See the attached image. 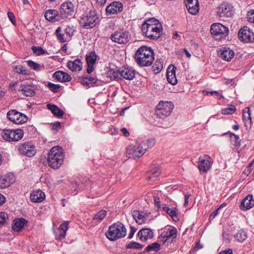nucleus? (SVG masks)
Here are the masks:
<instances>
[{"mask_svg": "<svg viewBox=\"0 0 254 254\" xmlns=\"http://www.w3.org/2000/svg\"><path fill=\"white\" fill-rule=\"evenodd\" d=\"M141 29L143 34L147 37L156 39L160 37L162 27L158 20L151 18L147 20L142 24Z\"/></svg>", "mask_w": 254, "mask_h": 254, "instance_id": "nucleus-1", "label": "nucleus"}, {"mask_svg": "<svg viewBox=\"0 0 254 254\" xmlns=\"http://www.w3.org/2000/svg\"><path fill=\"white\" fill-rule=\"evenodd\" d=\"M135 60L138 64L141 66L151 65L154 61L153 52L150 47L142 46L135 53Z\"/></svg>", "mask_w": 254, "mask_h": 254, "instance_id": "nucleus-2", "label": "nucleus"}, {"mask_svg": "<svg viewBox=\"0 0 254 254\" xmlns=\"http://www.w3.org/2000/svg\"><path fill=\"white\" fill-rule=\"evenodd\" d=\"M64 153L62 147L54 146L50 150L48 156V164L53 169L59 168L64 162Z\"/></svg>", "mask_w": 254, "mask_h": 254, "instance_id": "nucleus-3", "label": "nucleus"}, {"mask_svg": "<svg viewBox=\"0 0 254 254\" xmlns=\"http://www.w3.org/2000/svg\"><path fill=\"white\" fill-rule=\"evenodd\" d=\"M126 233L127 230L124 225L120 222H117L109 227L108 232L106 233V236L109 240L115 241L124 237Z\"/></svg>", "mask_w": 254, "mask_h": 254, "instance_id": "nucleus-4", "label": "nucleus"}, {"mask_svg": "<svg viewBox=\"0 0 254 254\" xmlns=\"http://www.w3.org/2000/svg\"><path fill=\"white\" fill-rule=\"evenodd\" d=\"M99 17L94 10L90 9L83 14L79 20L80 24L85 28L94 27L98 23Z\"/></svg>", "mask_w": 254, "mask_h": 254, "instance_id": "nucleus-5", "label": "nucleus"}, {"mask_svg": "<svg viewBox=\"0 0 254 254\" xmlns=\"http://www.w3.org/2000/svg\"><path fill=\"white\" fill-rule=\"evenodd\" d=\"M173 108L172 102L160 101L156 106V115L160 118L164 119L170 115Z\"/></svg>", "mask_w": 254, "mask_h": 254, "instance_id": "nucleus-6", "label": "nucleus"}, {"mask_svg": "<svg viewBox=\"0 0 254 254\" xmlns=\"http://www.w3.org/2000/svg\"><path fill=\"white\" fill-rule=\"evenodd\" d=\"M144 143H140L137 145L131 144L127 146L126 149V156L128 158L136 159L140 157L145 152Z\"/></svg>", "mask_w": 254, "mask_h": 254, "instance_id": "nucleus-7", "label": "nucleus"}, {"mask_svg": "<svg viewBox=\"0 0 254 254\" xmlns=\"http://www.w3.org/2000/svg\"><path fill=\"white\" fill-rule=\"evenodd\" d=\"M211 33L217 40H221L225 39L228 35V28L222 24L216 23L211 25L210 27Z\"/></svg>", "mask_w": 254, "mask_h": 254, "instance_id": "nucleus-8", "label": "nucleus"}, {"mask_svg": "<svg viewBox=\"0 0 254 254\" xmlns=\"http://www.w3.org/2000/svg\"><path fill=\"white\" fill-rule=\"evenodd\" d=\"M131 35L127 31L120 30L113 32L110 36L111 40L119 44H126L130 40Z\"/></svg>", "mask_w": 254, "mask_h": 254, "instance_id": "nucleus-9", "label": "nucleus"}, {"mask_svg": "<svg viewBox=\"0 0 254 254\" xmlns=\"http://www.w3.org/2000/svg\"><path fill=\"white\" fill-rule=\"evenodd\" d=\"M22 129H4L1 132L2 138L8 141H16L21 139L23 136Z\"/></svg>", "mask_w": 254, "mask_h": 254, "instance_id": "nucleus-10", "label": "nucleus"}, {"mask_svg": "<svg viewBox=\"0 0 254 254\" xmlns=\"http://www.w3.org/2000/svg\"><path fill=\"white\" fill-rule=\"evenodd\" d=\"M6 116L9 120L17 125L23 124L28 120V118L25 114L14 109L9 110Z\"/></svg>", "mask_w": 254, "mask_h": 254, "instance_id": "nucleus-11", "label": "nucleus"}, {"mask_svg": "<svg viewBox=\"0 0 254 254\" xmlns=\"http://www.w3.org/2000/svg\"><path fill=\"white\" fill-rule=\"evenodd\" d=\"M20 154L29 157H33L36 154L35 146L32 142H26L19 146Z\"/></svg>", "mask_w": 254, "mask_h": 254, "instance_id": "nucleus-12", "label": "nucleus"}, {"mask_svg": "<svg viewBox=\"0 0 254 254\" xmlns=\"http://www.w3.org/2000/svg\"><path fill=\"white\" fill-rule=\"evenodd\" d=\"M75 9L74 4L70 1L63 2L60 8V13L62 19L67 18L68 16L71 15Z\"/></svg>", "mask_w": 254, "mask_h": 254, "instance_id": "nucleus-13", "label": "nucleus"}, {"mask_svg": "<svg viewBox=\"0 0 254 254\" xmlns=\"http://www.w3.org/2000/svg\"><path fill=\"white\" fill-rule=\"evenodd\" d=\"M238 37L239 40L243 42L249 43L254 41V33L247 26H244L239 30Z\"/></svg>", "mask_w": 254, "mask_h": 254, "instance_id": "nucleus-14", "label": "nucleus"}, {"mask_svg": "<svg viewBox=\"0 0 254 254\" xmlns=\"http://www.w3.org/2000/svg\"><path fill=\"white\" fill-rule=\"evenodd\" d=\"M210 157L207 155L200 156L198 159V168L200 172H206L211 167Z\"/></svg>", "mask_w": 254, "mask_h": 254, "instance_id": "nucleus-15", "label": "nucleus"}, {"mask_svg": "<svg viewBox=\"0 0 254 254\" xmlns=\"http://www.w3.org/2000/svg\"><path fill=\"white\" fill-rule=\"evenodd\" d=\"M217 13L219 17H231L233 14V7L229 3H223L218 7Z\"/></svg>", "mask_w": 254, "mask_h": 254, "instance_id": "nucleus-16", "label": "nucleus"}, {"mask_svg": "<svg viewBox=\"0 0 254 254\" xmlns=\"http://www.w3.org/2000/svg\"><path fill=\"white\" fill-rule=\"evenodd\" d=\"M15 178L11 173H7L0 175V188L5 189L14 183Z\"/></svg>", "mask_w": 254, "mask_h": 254, "instance_id": "nucleus-17", "label": "nucleus"}, {"mask_svg": "<svg viewBox=\"0 0 254 254\" xmlns=\"http://www.w3.org/2000/svg\"><path fill=\"white\" fill-rule=\"evenodd\" d=\"M160 236L164 239V242H166L168 240H172L176 237L177 230L175 228L170 226L166 227L163 230Z\"/></svg>", "mask_w": 254, "mask_h": 254, "instance_id": "nucleus-18", "label": "nucleus"}, {"mask_svg": "<svg viewBox=\"0 0 254 254\" xmlns=\"http://www.w3.org/2000/svg\"><path fill=\"white\" fill-rule=\"evenodd\" d=\"M45 18L50 22L60 21L62 20L60 13L56 9H48L45 12Z\"/></svg>", "mask_w": 254, "mask_h": 254, "instance_id": "nucleus-19", "label": "nucleus"}, {"mask_svg": "<svg viewBox=\"0 0 254 254\" xmlns=\"http://www.w3.org/2000/svg\"><path fill=\"white\" fill-rule=\"evenodd\" d=\"M218 54L222 59L228 62L230 61L235 55L234 52L228 47L221 48L218 51Z\"/></svg>", "mask_w": 254, "mask_h": 254, "instance_id": "nucleus-20", "label": "nucleus"}, {"mask_svg": "<svg viewBox=\"0 0 254 254\" xmlns=\"http://www.w3.org/2000/svg\"><path fill=\"white\" fill-rule=\"evenodd\" d=\"M86 59L88 66L87 72L90 74L94 70V66L97 60V55L95 52H91L86 55Z\"/></svg>", "mask_w": 254, "mask_h": 254, "instance_id": "nucleus-21", "label": "nucleus"}, {"mask_svg": "<svg viewBox=\"0 0 254 254\" xmlns=\"http://www.w3.org/2000/svg\"><path fill=\"white\" fill-rule=\"evenodd\" d=\"M185 4L189 12L192 14H196L199 10L198 0H185Z\"/></svg>", "mask_w": 254, "mask_h": 254, "instance_id": "nucleus-22", "label": "nucleus"}, {"mask_svg": "<svg viewBox=\"0 0 254 254\" xmlns=\"http://www.w3.org/2000/svg\"><path fill=\"white\" fill-rule=\"evenodd\" d=\"M254 206V198L252 194H249L242 201L240 207L242 210H248Z\"/></svg>", "mask_w": 254, "mask_h": 254, "instance_id": "nucleus-23", "label": "nucleus"}, {"mask_svg": "<svg viewBox=\"0 0 254 254\" xmlns=\"http://www.w3.org/2000/svg\"><path fill=\"white\" fill-rule=\"evenodd\" d=\"M176 67L174 65H170L167 70V79L169 83L172 85L177 83V79L176 76Z\"/></svg>", "mask_w": 254, "mask_h": 254, "instance_id": "nucleus-24", "label": "nucleus"}, {"mask_svg": "<svg viewBox=\"0 0 254 254\" xmlns=\"http://www.w3.org/2000/svg\"><path fill=\"white\" fill-rule=\"evenodd\" d=\"M120 77L122 76L127 80H132L135 77L134 70L128 67H123L120 69Z\"/></svg>", "mask_w": 254, "mask_h": 254, "instance_id": "nucleus-25", "label": "nucleus"}, {"mask_svg": "<svg viewBox=\"0 0 254 254\" xmlns=\"http://www.w3.org/2000/svg\"><path fill=\"white\" fill-rule=\"evenodd\" d=\"M45 198V193L40 190H33L30 193V199L33 202H41Z\"/></svg>", "mask_w": 254, "mask_h": 254, "instance_id": "nucleus-26", "label": "nucleus"}, {"mask_svg": "<svg viewBox=\"0 0 254 254\" xmlns=\"http://www.w3.org/2000/svg\"><path fill=\"white\" fill-rule=\"evenodd\" d=\"M123 10V4L119 1L113 2L106 8V11L108 13L114 14L121 12Z\"/></svg>", "mask_w": 254, "mask_h": 254, "instance_id": "nucleus-27", "label": "nucleus"}, {"mask_svg": "<svg viewBox=\"0 0 254 254\" xmlns=\"http://www.w3.org/2000/svg\"><path fill=\"white\" fill-rule=\"evenodd\" d=\"M138 236L141 241H145L151 239L153 237V233L150 229L143 228L139 231Z\"/></svg>", "mask_w": 254, "mask_h": 254, "instance_id": "nucleus-28", "label": "nucleus"}, {"mask_svg": "<svg viewBox=\"0 0 254 254\" xmlns=\"http://www.w3.org/2000/svg\"><path fill=\"white\" fill-rule=\"evenodd\" d=\"M68 221H65L61 224L59 228V234L56 235V238L61 240L64 239L66 234V231L68 229Z\"/></svg>", "mask_w": 254, "mask_h": 254, "instance_id": "nucleus-29", "label": "nucleus"}, {"mask_svg": "<svg viewBox=\"0 0 254 254\" xmlns=\"http://www.w3.org/2000/svg\"><path fill=\"white\" fill-rule=\"evenodd\" d=\"M27 222V221L22 218L15 219L13 221L12 228L15 231H20L24 228Z\"/></svg>", "mask_w": 254, "mask_h": 254, "instance_id": "nucleus-30", "label": "nucleus"}, {"mask_svg": "<svg viewBox=\"0 0 254 254\" xmlns=\"http://www.w3.org/2000/svg\"><path fill=\"white\" fill-rule=\"evenodd\" d=\"M67 64L68 67L72 71H78L82 69V64L79 59H76L73 61H69Z\"/></svg>", "mask_w": 254, "mask_h": 254, "instance_id": "nucleus-31", "label": "nucleus"}, {"mask_svg": "<svg viewBox=\"0 0 254 254\" xmlns=\"http://www.w3.org/2000/svg\"><path fill=\"white\" fill-rule=\"evenodd\" d=\"M19 91H22V93L27 96H31L35 94L34 88L29 85L22 84L18 89Z\"/></svg>", "mask_w": 254, "mask_h": 254, "instance_id": "nucleus-32", "label": "nucleus"}, {"mask_svg": "<svg viewBox=\"0 0 254 254\" xmlns=\"http://www.w3.org/2000/svg\"><path fill=\"white\" fill-rule=\"evenodd\" d=\"M133 216L136 223L138 224H142L147 220L143 213L138 210H134L133 212Z\"/></svg>", "mask_w": 254, "mask_h": 254, "instance_id": "nucleus-33", "label": "nucleus"}, {"mask_svg": "<svg viewBox=\"0 0 254 254\" xmlns=\"http://www.w3.org/2000/svg\"><path fill=\"white\" fill-rule=\"evenodd\" d=\"M162 209L172 218L174 221H177L179 220L178 215L177 213L176 209L175 208H170L166 205H165L162 207Z\"/></svg>", "mask_w": 254, "mask_h": 254, "instance_id": "nucleus-34", "label": "nucleus"}, {"mask_svg": "<svg viewBox=\"0 0 254 254\" xmlns=\"http://www.w3.org/2000/svg\"><path fill=\"white\" fill-rule=\"evenodd\" d=\"M106 76L111 80H114L120 78L119 70H116L114 69L108 68L107 70Z\"/></svg>", "mask_w": 254, "mask_h": 254, "instance_id": "nucleus-35", "label": "nucleus"}, {"mask_svg": "<svg viewBox=\"0 0 254 254\" xmlns=\"http://www.w3.org/2000/svg\"><path fill=\"white\" fill-rule=\"evenodd\" d=\"M48 108L50 110V111L52 112V113L58 117H61L64 115V112L59 109L56 105H51L48 104Z\"/></svg>", "mask_w": 254, "mask_h": 254, "instance_id": "nucleus-36", "label": "nucleus"}, {"mask_svg": "<svg viewBox=\"0 0 254 254\" xmlns=\"http://www.w3.org/2000/svg\"><path fill=\"white\" fill-rule=\"evenodd\" d=\"M161 173L160 166L157 165L152 168L150 171V176H148V180H151L153 178L158 177Z\"/></svg>", "mask_w": 254, "mask_h": 254, "instance_id": "nucleus-37", "label": "nucleus"}, {"mask_svg": "<svg viewBox=\"0 0 254 254\" xmlns=\"http://www.w3.org/2000/svg\"><path fill=\"white\" fill-rule=\"evenodd\" d=\"M235 239L240 242H243L247 238V234L243 230L239 231L234 236Z\"/></svg>", "mask_w": 254, "mask_h": 254, "instance_id": "nucleus-38", "label": "nucleus"}, {"mask_svg": "<svg viewBox=\"0 0 254 254\" xmlns=\"http://www.w3.org/2000/svg\"><path fill=\"white\" fill-rule=\"evenodd\" d=\"M155 140L154 138H149L146 140L145 141H142L141 143H144L145 145V147H143L145 149V152L146 150L150 148H152L155 144Z\"/></svg>", "mask_w": 254, "mask_h": 254, "instance_id": "nucleus-39", "label": "nucleus"}, {"mask_svg": "<svg viewBox=\"0 0 254 254\" xmlns=\"http://www.w3.org/2000/svg\"><path fill=\"white\" fill-rule=\"evenodd\" d=\"M61 28L60 27H59L56 31V34L58 40L61 43H64L66 41V38L64 37V34H62L61 33Z\"/></svg>", "mask_w": 254, "mask_h": 254, "instance_id": "nucleus-40", "label": "nucleus"}, {"mask_svg": "<svg viewBox=\"0 0 254 254\" xmlns=\"http://www.w3.org/2000/svg\"><path fill=\"white\" fill-rule=\"evenodd\" d=\"M14 71L20 74H27L28 70L26 69V67L23 66H13Z\"/></svg>", "mask_w": 254, "mask_h": 254, "instance_id": "nucleus-41", "label": "nucleus"}, {"mask_svg": "<svg viewBox=\"0 0 254 254\" xmlns=\"http://www.w3.org/2000/svg\"><path fill=\"white\" fill-rule=\"evenodd\" d=\"M243 118L244 122L246 123L247 121L250 120L251 122V113L250 108H246L243 110Z\"/></svg>", "mask_w": 254, "mask_h": 254, "instance_id": "nucleus-42", "label": "nucleus"}, {"mask_svg": "<svg viewBox=\"0 0 254 254\" xmlns=\"http://www.w3.org/2000/svg\"><path fill=\"white\" fill-rule=\"evenodd\" d=\"M163 62L160 60H156L153 65V70L156 73L160 72L163 68Z\"/></svg>", "mask_w": 254, "mask_h": 254, "instance_id": "nucleus-43", "label": "nucleus"}, {"mask_svg": "<svg viewBox=\"0 0 254 254\" xmlns=\"http://www.w3.org/2000/svg\"><path fill=\"white\" fill-rule=\"evenodd\" d=\"M106 211L105 210H101L95 215L94 219L101 221L106 216Z\"/></svg>", "mask_w": 254, "mask_h": 254, "instance_id": "nucleus-44", "label": "nucleus"}, {"mask_svg": "<svg viewBox=\"0 0 254 254\" xmlns=\"http://www.w3.org/2000/svg\"><path fill=\"white\" fill-rule=\"evenodd\" d=\"M143 247V246L137 242H130L127 245V248L128 249H136L138 250H141Z\"/></svg>", "mask_w": 254, "mask_h": 254, "instance_id": "nucleus-45", "label": "nucleus"}, {"mask_svg": "<svg viewBox=\"0 0 254 254\" xmlns=\"http://www.w3.org/2000/svg\"><path fill=\"white\" fill-rule=\"evenodd\" d=\"M235 110V107L234 106L231 105L230 107H228L222 109L221 113L223 115H229L234 113Z\"/></svg>", "mask_w": 254, "mask_h": 254, "instance_id": "nucleus-46", "label": "nucleus"}, {"mask_svg": "<svg viewBox=\"0 0 254 254\" xmlns=\"http://www.w3.org/2000/svg\"><path fill=\"white\" fill-rule=\"evenodd\" d=\"M160 247V245L159 244H158L157 243H154L153 244H152L151 245H148L146 248V250L147 252H150V251H157L158 250H159Z\"/></svg>", "mask_w": 254, "mask_h": 254, "instance_id": "nucleus-47", "label": "nucleus"}, {"mask_svg": "<svg viewBox=\"0 0 254 254\" xmlns=\"http://www.w3.org/2000/svg\"><path fill=\"white\" fill-rule=\"evenodd\" d=\"M32 50L33 53L37 56L43 55L46 53L45 50H44L41 47L33 46L32 47Z\"/></svg>", "mask_w": 254, "mask_h": 254, "instance_id": "nucleus-48", "label": "nucleus"}, {"mask_svg": "<svg viewBox=\"0 0 254 254\" xmlns=\"http://www.w3.org/2000/svg\"><path fill=\"white\" fill-rule=\"evenodd\" d=\"M231 140L233 144L236 146H239L241 144L239 137L235 134H231Z\"/></svg>", "mask_w": 254, "mask_h": 254, "instance_id": "nucleus-49", "label": "nucleus"}, {"mask_svg": "<svg viewBox=\"0 0 254 254\" xmlns=\"http://www.w3.org/2000/svg\"><path fill=\"white\" fill-rule=\"evenodd\" d=\"M74 30L72 26H67L65 29V33L68 37H70L74 34Z\"/></svg>", "mask_w": 254, "mask_h": 254, "instance_id": "nucleus-50", "label": "nucleus"}, {"mask_svg": "<svg viewBox=\"0 0 254 254\" xmlns=\"http://www.w3.org/2000/svg\"><path fill=\"white\" fill-rule=\"evenodd\" d=\"M28 65L31 68L36 70H39L41 67V65L39 64L31 61H29L28 62Z\"/></svg>", "mask_w": 254, "mask_h": 254, "instance_id": "nucleus-51", "label": "nucleus"}, {"mask_svg": "<svg viewBox=\"0 0 254 254\" xmlns=\"http://www.w3.org/2000/svg\"><path fill=\"white\" fill-rule=\"evenodd\" d=\"M63 75H64V72L62 71H58L54 73V77L60 81H63L64 78Z\"/></svg>", "mask_w": 254, "mask_h": 254, "instance_id": "nucleus-52", "label": "nucleus"}, {"mask_svg": "<svg viewBox=\"0 0 254 254\" xmlns=\"http://www.w3.org/2000/svg\"><path fill=\"white\" fill-rule=\"evenodd\" d=\"M8 218L7 214L3 212H0V226L2 225Z\"/></svg>", "mask_w": 254, "mask_h": 254, "instance_id": "nucleus-53", "label": "nucleus"}, {"mask_svg": "<svg viewBox=\"0 0 254 254\" xmlns=\"http://www.w3.org/2000/svg\"><path fill=\"white\" fill-rule=\"evenodd\" d=\"M48 87L50 89L54 92H57L59 91L60 86L56 85L51 82L48 84Z\"/></svg>", "mask_w": 254, "mask_h": 254, "instance_id": "nucleus-54", "label": "nucleus"}, {"mask_svg": "<svg viewBox=\"0 0 254 254\" xmlns=\"http://www.w3.org/2000/svg\"><path fill=\"white\" fill-rule=\"evenodd\" d=\"M208 94L213 95L218 99H221V98H223V96L222 94H220L218 92L216 91H206V94L208 95Z\"/></svg>", "mask_w": 254, "mask_h": 254, "instance_id": "nucleus-55", "label": "nucleus"}, {"mask_svg": "<svg viewBox=\"0 0 254 254\" xmlns=\"http://www.w3.org/2000/svg\"><path fill=\"white\" fill-rule=\"evenodd\" d=\"M247 16L249 21L251 23H254V9L250 11Z\"/></svg>", "mask_w": 254, "mask_h": 254, "instance_id": "nucleus-56", "label": "nucleus"}, {"mask_svg": "<svg viewBox=\"0 0 254 254\" xmlns=\"http://www.w3.org/2000/svg\"><path fill=\"white\" fill-rule=\"evenodd\" d=\"M7 16H8L9 19L11 22V23L13 25H15L16 23V21H15V16H14L13 13L11 11H8L7 13Z\"/></svg>", "mask_w": 254, "mask_h": 254, "instance_id": "nucleus-57", "label": "nucleus"}, {"mask_svg": "<svg viewBox=\"0 0 254 254\" xmlns=\"http://www.w3.org/2000/svg\"><path fill=\"white\" fill-rule=\"evenodd\" d=\"M154 201L155 205H157L158 208H161V205L160 203V198L157 196L154 197Z\"/></svg>", "mask_w": 254, "mask_h": 254, "instance_id": "nucleus-58", "label": "nucleus"}, {"mask_svg": "<svg viewBox=\"0 0 254 254\" xmlns=\"http://www.w3.org/2000/svg\"><path fill=\"white\" fill-rule=\"evenodd\" d=\"M63 76H64L63 79V82H68L71 79V76L65 72Z\"/></svg>", "mask_w": 254, "mask_h": 254, "instance_id": "nucleus-59", "label": "nucleus"}, {"mask_svg": "<svg viewBox=\"0 0 254 254\" xmlns=\"http://www.w3.org/2000/svg\"><path fill=\"white\" fill-rule=\"evenodd\" d=\"M136 231V229L134 227H130V233L128 236L129 239H131L133 237Z\"/></svg>", "mask_w": 254, "mask_h": 254, "instance_id": "nucleus-60", "label": "nucleus"}, {"mask_svg": "<svg viewBox=\"0 0 254 254\" xmlns=\"http://www.w3.org/2000/svg\"><path fill=\"white\" fill-rule=\"evenodd\" d=\"M219 209H220V208H217L214 211H213V212L212 213H211V214L210 215L209 219H213V218H214V217L218 214Z\"/></svg>", "mask_w": 254, "mask_h": 254, "instance_id": "nucleus-61", "label": "nucleus"}, {"mask_svg": "<svg viewBox=\"0 0 254 254\" xmlns=\"http://www.w3.org/2000/svg\"><path fill=\"white\" fill-rule=\"evenodd\" d=\"M121 132L126 137H127L129 135V133L127 129L125 127H123L121 128Z\"/></svg>", "mask_w": 254, "mask_h": 254, "instance_id": "nucleus-62", "label": "nucleus"}, {"mask_svg": "<svg viewBox=\"0 0 254 254\" xmlns=\"http://www.w3.org/2000/svg\"><path fill=\"white\" fill-rule=\"evenodd\" d=\"M191 194L190 193L187 194L185 195V203L184 206H187L188 205L189 199L190 197Z\"/></svg>", "mask_w": 254, "mask_h": 254, "instance_id": "nucleus-63", "label": "nucleus"}, {"mask_svg": "<svg viewBox=\"0 0 254 254\" xmlns=\"http://www.w3.org/2000/svg\"><path fill=\"white\" fill-rule=\"evenodd\" d=\"M219 254H232V250L229 249L228 250H224L221 252Z\"/></svg>", "mask_w": 254, "mask_h": 254, "instance_id": "nucleus-64", "label": "nucleus"}]
</instances>
